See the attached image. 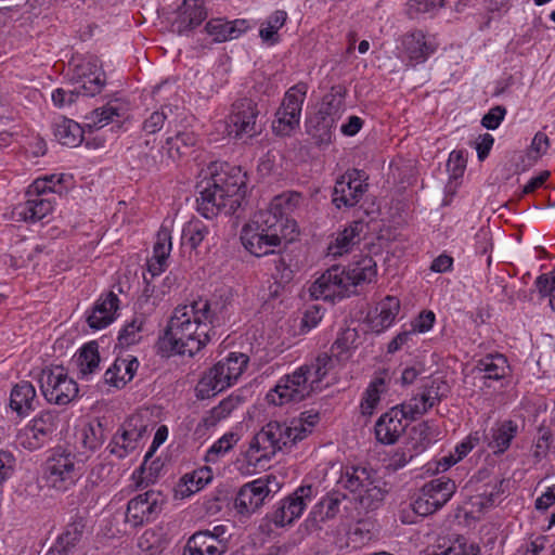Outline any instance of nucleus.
<instances>
[{
    "label": "nucleus",
    "instance_id": "obj_1",
    "mask_svg": "<svg viewBox=\"0 0 555 555\" xmlns=\"http://www.w3.org/2000/svg\"><path fill=\"white\" fill-rule=\"evenodd\" d=\"M215 317L207 299L199 298L186 305H179L168 321L160 344L173 353L193 357L215 335Z\"/></svg>",
    "mask_w": 555,
    "mask_h": 555
},
{
    "label": "nucleus",
    "instance_id": "obj_2",
    "mask_svg": "<svg viewBox=\"0 0 555 555\" xmlns=\"http://www.w3.org/2000/svg\"><path fill=\"white\" fill-rule=\"evenodd\" d=\"M208 172L198 185L197 211L206 219L219 214L233 215L246 195V172L241 167L217 162L209 165Z\"/></svg>",
    "mask_w": 555,
    "mask_h": 555
},
{
    "label": "nucleus",
    "instance_id": "obj_3",
    "mask_svg": "<svg viewBox=\"0 0 555 555\" xmlns=\"http://www.w3.org/2000/svg\"><path fill=\"white\" fill-rule=\"evenodd\" d=\"M319 415L301 413L299 418L287 423L269 422L249 441L243 456L248 467H264V465L284 448L292 447L305 439L318 423Z\"/></svg>",
    "mask_w": 555,
    "mask_h": 555
},
{
    "label": "nucleus",
    "instance_id": "obj_4",
    "mask_svg": "<svg viewBox=\"0 0 555 555\" xmlns=\"http://www.w3.org/2000/svg\"><path fill=\"white\" fill-rule=\"evenodd\" d=\"M377 274L376 262L371 256H362L347 267L332 266L309 287L313 299L334 302L358 294L357 287L371 283Z\"/></svg>",
    "mask_w": 555,
    "mask_h": 555
},
{
    "label": "nucleus",
    "instance_id": "obj_5",
    "mask_svg": "<svg viewBox=\"0 0 555 555\" xmlns=\"http://www.w3.org/2000/svg\"><path fill=\"white\" fill-rule=\"evenodd\" d=\"M285 236L274 217L270 214H255L242 228L240 238L248 253L255 257H263L274 254Z\"/></svg>",
    "mask_w": 555,
    "mask_h": 555
},
{
    "label": "nucleus",
    "instance_id": "obj_6",
    "mask_svg": "<svg viewBox=\"0 0 555 555\" xmlns=\"http://www.w3.org/2000/svg\"><path fill=\"white\" fill-rule=\"evenodd\" d=\"M248 362L247 354L230 352L205 372L196 386L197 397L209 398L234 385L246 370Z\"/></svg>",
    "mask_w": 555,
    "mask_h": 555
},
{
    "label": "nucleus",
    "instance_id": "obj_7",
    "mask_svg": "<svg viewBox=\"0 0 555 555\" xmlns=\"http://www.w3.org/2000/svg\"><path fill=\"white\" fill-rule=\"evenodd\" d=\"M79 477L75 454L62 447L53 448L48 452L42 464V478L48 487L59 492H66L75 486Z\"/></svg>",
    "mask_w": 555,
    "mask_h": 555
},
{
    "label": "nucleus",
    "instance_id": "obj_8",
    "mask_svg": "<svg viewBox=\"0 0 555 555\" xmlns=\"http://www.w3.org/2000/svg\"><path fill=\"white\" fill-rule=\"evenodd\" d=\"M375 474L362 466H345L341 470L338 483L357 494L362 507L375 509L383 502L385 492L376 483Z\"/></svg>",
    "mask_w": 555,
    "mask_h": 555
},
{
    "label": "nucleus",
    "instance_id": "obj_9",
    "mask_svg": "<svg viewBox=\"0 0 555 555\" xmlns=\"http://www.w3.org/2000/svg\"><path fill=\"white\" fill-rule=\"evenodd\" d=\"M308 85L299 81L286 90L272 121V131L278 137L292 135L300 125L302 105Z\"/></svg>",
    "mask_w": 555,
    "mask_h": 555
},
{
    "label": "nucleus",
    "instance_id": "obj_10",
    "mask_svg": "<svg viewBox=\"0 0 555 555\" xmlns=\"http://www.w3.org/2000/svg\"><path fill=\"white\" fill-rule=\"evenodd\" d=\"M307 367L299 366L292 374L279 379L274 388L268 391L266 400L269 404L284 405L300 402L317 391L313 382L306 374Z\"/></svg>",
    "mask_w": 555,
    "mask_h": 555
},
{
    "label": "nucleus",
    "instance_id": "obj_11",
    "mask_svg": "<svg viewBox=\"0 0 555 555\" xmlns=\"http://www.w3.org/2000/svg\"><path fill=\"white\" fill-rule=\"evenodd\" d=\"M40 390L49 403L65 405L78 395L77 383L68 376L63 365H50L41 370Z\"/></svg>",
    "mask_w": 555,
    "mask_h": 555
},
{
    "label": "nucleus",
    "instance_id": "obj_12",
    "mask_svg": "<svg viewBox=\"0 0 555 555\" xmlns=\"http://www.w3.org/2000/svg\"><path fill=\"white\" fill-rule=\"evenodd\" d=\"M70 66V81L82 96H94L102 91L106 76L98 57H74Z\"/></svg>",
    "mask_w": 555,
    "mask_h": 555
},
{
    "label": "nucleus",
    "instance_id": "obj_13",
    "mask_svg": "<svg viewBox=\"0 0 555 555\" xmlns=\"http://www.w3.org/2000/svg\"><path fill=\"white\" fill-rule=\"evenodd\" d=\"M451 388L447 380L438 377L429 379L421 390L409 400L398 404L406 416V421H416L430 409L449 397Z\"/></svg>",
    "mask_w": 555,
    "mask_h": 555
},
{
    "label": "nucleus",
    "instance_id": "obj_14",
    "mask_svg": "<svg viewBox=\"0 0 555 555\" xmlns=\"http://www.w3.org/2000/svg\"><path fill=\"white\" fill-rule=\"evenodd\" d=\"M260 111L258 103L250 98L235 100L228 115L229 133L235 138L254 137L260 132L257 120Z\"/></svg>",
    "mask_w": 555,
    "mask_h": 555
},
{
    "label": "nucleus",
    "instance_id": "obj_15",
    "mask_svg": "<svg viewBox=\"0 0 555 555\" xmlns=\"http://www.w3.org/2000/svg\"><path fill=\"white\" fill-rule=\"evenodd\" d=\"M367 176L359 169H348L335 182L332 202L338 208L354 207L367 191Z\"/></svg>",
    "mask_w": 555,
    "mask_h": 555
},
{
    "label": "nucleus",
    "instance_id": "obj_16",
    "mask_svg": "<svg viewBox=\"0 0 555 555\" xmlns=\"http://www.w3.org/2000/svg\"><path fill=\"white\" fill-rule=\"evenodd\" d=\"M314 488L311 485L298 487L293 493L281 500L270 515V520L276 527H285L300 518L308 504L314 498Z\"/></svg>",
    "mask_w": 555,
    "mask_h": 555
},
{
    "label": "nucleus",
    "instance_id": "obj_17",
    "mask_svg": "<svg viewBox=\"0 0 555 555\" xmlns=\"http://www.w3.org/2000/svg\"><path fill=\"white\" fill-rule=\"evenodd\" d=\"M146 434V426L139 417H129L114 434L107 446L109 453L122 460L138 451Z\"/></svg>",
    "mask_w": 555,
    "mask_h": 555
},
{
    "label": "nucleus",
    "instance_id": "obj_18",
    "mask_svg": "<svg viewBox=\"0 0 555 555\" xmlns=\"http://www.w3.org/2000/svg\"><path fill=\"white\" fill-rule=\"evenodd\" d=\"M164 503L160 492L149 490L140 493L128 502L125 520L133 528L151 522L162 513Z\"/></svg>",
    "mask_w": 555,
    "mask_h": 555
},
{
    "label": "nucleus",
    "instance_id": "obj_19",
    "mask_svg": "<svg viewBox=\"0 0 555 555\" xmlns=\"http://www.w3.org/2000/svg\"><path fill=\"white\" fill-rule=\"evenodd\" d=\"M273 481H275L274 476H267L243 485L234 499V508L237 514L248 517L257 512L272 492L270 483Z\"/></svg>",
    "mask_w": 555,
    "mask_h": 555
},
{
    "label": "nucleus",
    "instance_id": "obj_20",
    "mask_svg": "<svg viewBox=\"0 0 555 555\" xmlns=\"http://www.w3.org/2000/svg\"><path fill=\"white\" fill-rule=\"evenodd\" d=\"M437 51L435 39L422 29H413L401 38L402 60L415 67L425 63Z\"/></svg>",
    "mask_w": 555,
    "mask_h": 555
},
{
    "label": "nucleus",
    "instance_id": "obj_21",
    "mask_svg": "<svg viewBox=\"0 0 555 555\" xmlns=\"http://www.w3.org/2000/svg\"><path fill=\"white\" fill-rule=\"evenodd\" d=\"M429 430L430 427L427 422L413 427L408 442L402 448L397 449L390 456L389 467L393 470H399L427 450L433 442Z\"/></svg>",
    "mask_w": 555,
    "mask_h": 555
},
{
    "label": "nucleus",
    "instance_id": "obj_22",
    "mask_svg": "<svg viewBox=\"0 0 555 555\" xmlns=\"http://www.w3.org/2000/svg\"><path fill=\"white\" fill-rule=\"evenodd\" d=\"M119 309V297L112 291L103 293L93 305L86 310V323L93 331L106 328L118 318Z\"/></svg>",
    "mask_w": 555,
    "mask_h": 555
},
{
    "label": "nucleus",
    "instance_id": "obj_23",
    "mask_svg": "<svg viewBox=\"0 0 555 555\" xmlns=\"http://www.w3.org/2000/svg\"><path fill=\"white\" fill-rule=\"evenodd\" d=\"M475 371L480 375L482 384L491 388L493 383L503 382L512 376V366L505 354L491 352L476 361Z\"/></svg>",
    "mask_w": 555,
    "mask_h": 555
},
{
    "label": "nucleus",
    "instance_id": "obj_24",
    "mask_svg": "<svg viewBox=\"0 0 555 555\" xmlns=\"http://www.w3.org/2000/svg\"><path fill=\"white\" fill-rule=\"evenodd\" d=\"M404 421L406 416L398 405L382 414L374 427L377 441L383 444L395 443L408 426Z\"/></svg>",
    "mask_w": 555,
    "mask_h": 555
},
{
    "label": "nucleus",
    "instance_id": "obj_25",
    "mask_svg": "<svg viewBox=\"0 0 555 555\" xmlns=\"http://www.w3.org/2000/svg\"><path fill=\"white\" fill-rule=\"evenodd\" d=\"M206 17L207 11L205 7H199L198 4L183 0L170 23V30L179 36H188L198 27Z\"/></svg>",
    "mask_w": 555,
    "mask_h": 555
},
{
    "label": "nucleus",
    "instance_id": "obj_26",
    "mask_svg": "<svg viewBox=\"0 0 555 555\" xmlns=\"http://www.w3.org/2000/svg\"><path fill=\"white\" fill-rule=\"evenodd\" d=\"M250 28L249 22L245 18L228 21L222 17L210 18L205 24V31L216 43L230 41L241 37Z\"/></svg>",
    "mask_w": 555,
    "mask_h": 555
},
{
    "label": "nucleus",
    "instance_id": "obj_27",
    "mask_svg": "<svg viewBox=\"0 0 555 555\" xmlns=\"http://www.w3.org/2000/svg\"><path fill=\"white\" fill-rule=\"evenodd\" d=\"M390 380L391 378L386 370L374 374L361 398L360 408L363 415L373 414L380 397L388 391Z\"/></svg>",
    "mask_w": 555,
    "mask_h": 555
},
{
    "label": "nucleus",
    "instance_id": "obj_28",
    "mask_svg": "<svg viewBox=\"0 0 555 555\" xmlns=\"http://www.w3.org/2000/svg\"><path fill=\"white\" fill-rule=\"evenodd\" d=\"M172 247L170 231L162 227L156 234V242L153 247V257L147 261V272L151 278L160 275L167 268V259Z\"/></svg>",
    "mask_w": 555,
    "mask_h": 555
},
{
    "label": "nucleus",
    "instance_id": "obj_29",
    "mask_svg": "<svg viewBox=\"0 0 555 555\" xmlns=\"http://www.w3.org/2000/svg\"><path fill=\"white\" fill-rule=\"evenodd\" d=\"M89 529L87 512L76 511L66 522L63 532L57 537L59 544L73 552L82 541Z\"/></svg>",
    "mask_w": 555,
    "mask_h": 555
},
{
    "label": "nucleus",
    "instance_id": "obj_30",
    "mask_svg": "<svg viewBox=\"0 0 555 555\" xmlns=\"http://www.w3.org/2000/svg\"><path fill=\"white\" fill-rule=\"evenodd\" d=\"M245 402V397L241 390L232 392L230 396L219 402L205 413L202 417L198 427L210 429L217 426L221 421L228 418L231 413Z\"/></svg>",
    "mask_w": 555,
    "mask_h": 555
},
{
    "label": "nucleus",
    "instance_id": "obj_31",
    "mask_svg": "<svg viewBox=\"0 0 555 555\" xmlns=\"http://www.w3.org/2000/svg\"><path fill=\"white\" fill-rule=\"evenodd\" d=\"M300 199L301 195L299 193H283L271 201L268 209L260 210L257 214H270L271 217L278 220L280 229L285 232V229L288 228V216L298 206Z\"/></svg>",
    "mask_w": 555,
    "mask_h": 555
},
{
    "label": "nucleus",
    "instance_id": "obj_32",
    "mask_svg": "<svg viewBox=\"0 0 555 555\" xmlns=\"http://www.w3.org/2000/svg\"><path fill=\"white\" fill-rule=\"evenodd\" d=\"M52 131L55 140L68 147H77L85 140L83 128L73 119L60 117L52 124Z\"/></svg>",
    "mask_w": 555,
    "mask_h": 555
},
{
    "label": "nucleus",
    "instance_id": "obj_33",
    "mask_svg": "<svg viewBox=\"0 0 555 555\" xmlns=\"http://www.w3.org/2000/svg\"><path fill=\"white\" fill-rule=\"evenodd\" d=\"M34 400L35 387L29 382H21L11 390L9 408L16 414L18 421H22L33 411Z\"/></svg>",
    "mask_w": 555,
    "mask_h": 555
},
{
    "label": "nucleus",
    "instance_id": "obj_34",
    "mask_svg": "<svg viewBox=\"0 0 555 555\" xmlns=\"http://www.w3.org/2000/svg\"><path fill=\"white\" fill-rule=\"evenodd\" d=\"M400 311V300L396 296H386L376 306L374 317L370 318L371 328L380 333L390 327Z\"/></svg>",
    "mask_w": 555,
    "mask_h": 555
},
{
    "label": "nucleus",
    "instance_id": "obj_35",
    "mask_svg": "<svg viewBox=\"0 0 555 555\" xmlns=\"http://www.w3.org/2000/svg\"><path fill=\"white\" fill-rule=\"evenodd\" d=\"M366 228L362 220H354L337 234L335 242L330 244L328 253L333 256H341L361 241V235Z\"/></svg>",
    "mask_w": 555,
    "mask_h": 555
},
{
    "label": "nucleus",
    "instance_id": "obj_36",
    "mask_svg": "<svg viewBox=\"0 0 555 555\" xmlns=\"http://www.w3.org/2000/svg\"><path fill=\"white\" fill-rule=\"evenodd\" d=\"M336 125L337 120L317 113L307 122V132L313 139L315 145H328L334 140Z\"/></svg>",
    "mask_w": 555,
    "mask_h": 555
},
{
    "label": "nucleus",
    "instance_id": "obj_37",
    "mask_svg": "<svg viewBox=\"0 0 555 555\" xmlns=\"http://www.w3.org/2000/svg\"><path fill=\"white\" fill-rule=\"evenodd\" d=\"M125 108L118 101H109L102 107L93 109L86 119L90 129H101L111 122L119 121L125 116Z\"/></svg>",
    "mask_w": 555,
    "mask_h": 555
},
{
    "label": "nucleus",
    "instance_id": "obj_38",
    "mask_svg": "<svg viewBox=\"0 0 555 555\" xmlns=\"http://www.w3.org/2000/svg\"><path fill=\"white\" fill-rule=\"evenodd\" d=\"M422 489L424 490V496L430 498L441 508L455 493L456 485L452 479L441 476L426 482Z\"/></svg>",
    "mask_w": 555,
    "mask_h": 555
},
{
    "label": "nucleus",
    "instance_id": "obj_39",
    "mask_svg": "<svg viewBox=\"0 0 555 555\" xmlns=\"http://www.w3.org/2000/svg\"><path fill=\"white\" fill-rule=\"evenodd\" d=\"M347 88L344 85H335L323 96L319 114L331 117L338 121L345 111V99Z\"/></svg>",
    "mask_w": 555,
    "mask_h": 555
},
{
    "label": "nucleus",
    "instance_id": "obj_40",
    "mask_svg": "<svg viewBox=\"0 0 555 555\" xmlns=\"http://www.w3.org/2000/svg\"><path fill=\"white\" fill-rule=\"evenodd\" d=\"M517 424L511 420L504 421L496 428H492L491 440L488 442V447L493 451L494 454H503L508 450L513 439L517 435Z\"/></svg>",
    "mask_w": 555,
    "mask_h": 555
},
{
    "label": "nucleus",
    "instance_id": "obj_41",
    "mask_svg": "<svg viewBox=\"0 0 555 555\" xmlns=\"http://www.w3.org/2000/svg\"><path fill=\"white\" fill-rule=\"evenodd\" d=\"M212 539H208L201 531L193 533L186 541L183 555H223L227 552Z\"/></svg>",
    "mask_w": 555,
    "mask_h": 555
},
{
    "label": "nucleus",
    "instance_id": "obj_42",
    "mask_svg": "<svg viewBox=\"0 0 555 555\" xmlns=\"http://www.w3.org/2000/svg\"><path fill=\"white\" fill-rule=\"evenodd\" d=\"M73 183V176L67 173H52L37 177V196L47 193L62 195Z\"/></svg>",
    "mask_w": 555,
    "mask_h": 555
},
{
    "label": "nucleus",
    "instance_id": "obj_43",
    "mask_svg": "<svg viewBox=\"0 0 555 555\" xmlns=\"http://www.w3.org/2000/svg\"><path fill=\"white\" fill-rule=\"evenodd\" d=\"M168 436V429L165 425L160 426L157 431L155 433L152 447L150 451L146 452L144 456V461L140 468L133 473V477L137 479V486L142 487L149 486L151 482L155 479V474L152 472L153 467L151 466L149 469L146 468V463L150 457H152L153 452L156 448H158L167 438Z\"/></svg>",
    "mask_w": 555,
    "mask_h": 555
},
{
    "label": "nucleus",
    "instance_id": "obj_44",
    "mask_svg": "<svg viewBox=\"0 0 555 555\" xmlns=\"http://www.w3.org/2000/svg\"><path fill=\"white\" fill-rule=\"evenodd\" d=\"M197 139L192 131H181L176 133L173 137H168L163 145L166 150L167 155L172 160H177L186 154V151L193 147Z\"/></svg>",
    "mask_w": 555,
    "mask_h": 555
},
{
    "label": "nucleus",
    "instance_id": "obj_45",
    "mask_svg": "<svg viewBox=\"0 0 555 555\" xmlns=\"http://www.w3.org/2000/svg\"><path fill=\"white\" fill-rule=\"evenodd\" d=\"M287 17V13L284 10H276L270 14L259 29L261 40L270 46L279 43V30L285 25Z\"/></svg>",
    "mask_w": 555,
    "mask_h": 555
},
{
    "label": "nucleus",
    "instance_id": "obj_46",
    "mask_svg": "<svg viewBox=\"0 0 555 555\" xmlns=\"http://www.w3.org/2000/svg\"><path fill=\"white\" fill-rule=\"evenodd\" d=\"M302 367H307L309 379L313 382V385L317 390L321 389V383L328 374V372L334 367V362L332 356L327 352H322L317 356V358L310 363L301 365Z\"/></svg>",
    "mask_w": 555,
    "mask_h": 555
},
{
    "label": "nucleus",
    "instance_id": "obj_47",
    "mask_svg": "<svg viewBox=\"0 0 555 555\" xmlns=\"http://www.w3.org/2000/svg\"><path fill=\"white\" fill-rule=\"evenodd\" d=\"M77 363L83 375L92 374L99 369L100 353L96 341H89L79 349Z\"/></svg>",
    "mask_w": 555,
    "mask_h": 555
},
{
    "label": "nucleus",
    "instance_id": "obj_48",
    "mask_svg": "<svg viewBox=\"0 0 555 555\" xmlns=\"http://www.w3.org/2000/svg\"><path fill=\"white\" fill-rule=\"evenodd\" d=\"M209 234L208 227L198 218L189 220L182 229V241L192 249L197 248Z\"/></svg>",
    "mask_w": 555,
    "mask_h": 555
},
{
    "label": "nucleus",
    "instance_id": "obj_49",
    "mask_svg": "<svg viewBox=\"0 0 555 555\" xmlns=\"http://www.w3.org/2000/svg\"><path fill=\"white\" fill-rule=\"evenodd\" d=\"M346 495L340 492L326 494L315 506L313 514L319 516L320 521L333 519L339 513V506Z\"/></svg>",
    "mask_w": 555,
    "mask_h": 555
},
{
    "label": "nucleus",
    "instance_id": "obj_50",
    "mask_svg": "<svg viewBox=\"0 0 555 555\" xmlns=\"http://www.w3.org/2000/svg\"><path fill=\"white\" fill-rule=\"evenodd\" d=\"M145 320L142 317H134L127 322L118 333V344L120 347H130L137 345L142 339Z\"/></svg>",
    "mask_w": 555,
    "mask_h": 555
},
{
    "label": "nucleus",
    "instance_id": "obj_51",
    "mask_svg": "<svg viewBox=\"0 0 555 555\" xmlns=\"http://www.w3.org/2000/svg\"><path fill=\"white\" fill-rule=\"evenodd\" d=\"M237 442L238 436L236 434L225 433L206 451L205 461L211 464L218 463Z\"/></svg>",
    "mask_w": 555,
    "mask_h": 555
},
{
    "label": "nucleus",
    "instance_id": "obj_52",
    "mask_svg": "<svg viewBox=\"0 0 555 555\" xmlns=\"http://www.w3.org/2000/svg\"><path fill=\"white\" fill-rule=\"evenodd\" d=\"M166 538L162 529L150 528L146 529L139 538L138 545L151 555L160 553L166 546Z\"/></svg>",
    "mask_w": 555,
    "mask_h": 555
},
{
    "label": "nucleus",
    "instance_id": "obj_53",
    "mask_svg": "<svg viewBox=\"0 0 555 555\" xmlns=\"http://www.w3.org/2000/svg\"><path fill=\"white\" fill-rule=\"evenodd\" d=\"M354 339L356 332L351 330H346L337 336L331 346V352L338 362H346L350 359Z\"/></svg>",
    "mask_w": 555,
    "mask_h": 555
},
{
    "label": "nucleus",
    "instance_id": "obj_54",
    "mask_svg": "<svg viewBox=\"0 0 555 555\" xmlns=\"http://www.w3.org/2000/svg\"><path fill=\"white\" fill-rule=\"evenodd\" d=\"M446 5V0H409L406 13L410 18H416L421 14L435 15Z\"/></svg>",
    "mask_w": 555,
    "mask_h": 555
},
{
    "label": "nucleus",
    "instance_id": "obj_55",
    "mask_svg": "<svg viewBox=\"0 0 555 555\" xmlns=\"http://www.w3.org/2000/svg\"><path fill=\"white\" fill-rule=\"evenodd\" d=\"M534 285L542 298L548 299V305L555 312V268L550 272L539 275Z\"/></svg>",
    "mask_w": 555,
    "mask_h": 555
},
{
    "label": "nucleus",
    "instance_id": "obj_56",
    "mask_svg": "<svg viewBox=\"0 0 555 555\" xmlns=\"http://www.w3.org/2000/svg\"><path fill=\"white\" fill-rule=\"evenodd\" d=\"M80 441L85 449L94 451L103 442V429L100 424H87L80 429Z\"/></svg>",
    "mask_w": 555,
    "mask_h": 555
},
{
    "label": "nucleus",
    "instance_id": "obj_57",
    "mask_svg": "<svg viewBox=\"0 0 555 555\" xmlns=\"http://www.w3.org/2000/svg\"><path fill=\"white\" fill-rule=\"evenodd\" d=\"M166 109L168 106H162L159 109L152 112L142 122V131L146 134H154L160 131L168 118Z\"/></svg>",
    "mask_w": 555,
    "mask_h": 555
},
{
    "label": "nucleus",
    "instance_id": "obj_58",
    "mask_svg": "<svg viewBox=\"0 0 555 555\" xmlns=\"http://www.w3.org/2000/svg\"><path fill=\"white\" fill-rule=\"evenodd\" d=\"M409 508L413 512L414 516H428L440 509L438 504L428 498L424 496V490L421 488L417 496L409 504Z\"/></svg>",
    "mask_w": 555,
    "mask_h": 555
},
{
    "label": "nucleus",
    "instance_id": "obj_59",
    "mask_svg": "<svg viewBox=\"0 0 555 555\" xmlns=\"http://www.w3.org/2000/svg\"><path fill=\"white\" fill-rule=\"evenodd\" d=\"M10 219L14 222L35 223V199L18 203L12 208Z\"/></svg>",
    "mask_w": 555,
    "mask_h": 555
},
{
    "label": "nucleus",
    "instance_id": "obj_60",
    "mask_svg": "<svg viewBox=\"0 0 555 555\" xmlns=\"http://www.w3.org/2000/svg\"><path fill=\"white\" fill-rule=\"evenodd\" d=\"M483 437L485 434L479 430L472 431L468 436H466L454 448V454L456 455L455 461L463 460L474 448L480 443Z\"/></svg>",
    "mask_w": 555,
    "mask_h": 555
},
{
    "label": "nucleus",
    "instance_id": "obj_61",
    "mask_svg": "<svg viewBox=\"0 0 555 555\" xmlns=\"http://www.w3.org/2000/svg\"><path fill=\"white\" fill-rule=\"evenodd\" d=\"M138 367L139 361L133 356H128L127 358L118 357L114 361V371H122L126 384L133 378L138 371Z\"/></svg>",
    "mask_w": 555,
    "mask_h": 555
},
{
    "label": "nucleus",
    "instance_id": "obj_62",
    "mask_svg": "<svg viewBox=\"0 0 555 555\" xmlns=\"http://www.w3.org/2000/svg\"><path fill=\"white\" fill-rule=\"evenodd\" d=\"M480 547L476 543H459L448 550L437 553L435 550H426L423 555H479Z\"/></svg>",
    "mask_w": 555,
    "mask_h": 555
},
{
    "label": "nucleus",
    "instance_id": "obj_63",
    "mask_svg": "<svg viewBox=\"0 0 555 555\" xmlns=\"http://www.w3.org/2000/svg\"><path fill=\"white\" fill-rule=\"evenodd\" d=\"M506 115V108L502 105L491 107L481 119V125L488 130H495L499 128Z\"/></svg>",
    "mask_w": 555,
    "mask_h": 555
},
{
    "label": "nucleus",
    "instance_id": "obj_64",
    "mask_svg": "<svg viewBox=\"0 0 555 555\" xmlns=\"http://www.w3.org/2000/svg\"><path fill=\"white\" fill-rule=\"evenodd\" d=\"M81 95L79 92H77V89L74 87L73 90H65L63 88L55 89L52 94L51 99L53 104L59 107L63 108L65 106H69L74 102H76L77 98Z\"/></svg>",
    "mask_w": 555,
    "mask_h": 555
}]
</instances>
